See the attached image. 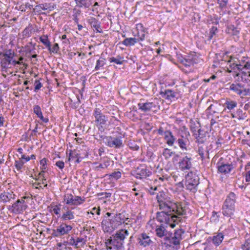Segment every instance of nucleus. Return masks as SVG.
I'll use <instances>...</instances> for the list:
<instances>
[{"label":"nucleus","mask_w":250,"mask_h":250,"mask_svg":"<svg viewBox=\"0 0 250 250\" xmlns=\"http://www.w3.org/2000/svg\"><path fill=\"white\" fill-rule=\"evenodd\" d=\"M33 112L37 115V117L42 113L41 108L38 105H35L33 106Z\"/></svg>","instance_id":"nucleus-53"},{"label":"nucleus","mask_w":250,"mask_h":250,"mask_svg":"<svg viewBox=\"0 0 250 250\" xmlns=\"http://www.w3.org/2000/svg\"><path fill=\"white\" fill-rule=\"evenodd\" d=\"M163 155L166 159H169L173 155H174V159L178 158L179 155L176 154L175 152L172 151L170 149L167 148H165L163 151Z\"/></svg>","instance_id":"nucleus-33"},{"label":"nucleus","mask_w":250,"mask_h":250,"mask_svg":"<svg viewBox=\"0 0 250 250\" xmlns=\"http://www.w3.org/2000/svg\"><path fill=\"white\" fill-rule=\"evenodd\" d=\"M31 30L28 27H27L24 29L22 32L23 36L24 38L29 37L31 36Z\"/></svg>","instance_id":"nucleus-54"},{"label":"nucleus","mask_w":250,"mask_h":250,"mask_svg":"<svg viewBox=\"0 0 250 250\" xmlns=\"http://www.w3.org/2000/svg\"><path fill=\"white\" fill-rule=\"evenodd\" d=\"M110 165V162L108 160H105L102 164H100L96 167V169L99 170L100 168L105 169Z\"/></svg>","instance_id":"nucleus-51"},{"label":"nucleus","mask_w":250,"mask_h":250,"mask_svg":"<svg viewBox=\"0 0 250 250\" xmlns=\"http://www.w3.org/2000/svg\"><path fill=\"white\" fill-rule=\"evenodd\" d=\"M77 5L79 7H85L87 8L89 7V5L87 2L86 0H75Z\"/></svg>","instance_id":"nucleus-47"},{"label":"nucleus","mask_w":250,"mask_h":250,"mask_svg":"<svg viewBox=\"0 0 250 250\" xmlns=\"http://www.w3.org/2000/svg\"><path fill=\"white\" fill-rule=\"evenodd\" d=\"M166 144L168 146H172L176 141V138L173 136L172 132L169 130H167V133L164 137Z\"/></svg>","instance_id":"nucleus-27"},{"label":"nucleus","mask_w":250,"mask_h":250,"mask_svg":"<svg viewBox=\"0 0 250 250\" xmlns=\"http://www.w3.org/2000/svg\"><path fill=\"white\" fill-rule=\"evenodd\" d=\"M138 109L142 112L156 113L160 109L159 100L158 98H151L149 100L142 99L137 104Z\"/></svg>","instance_id":"nucleus-6"},{"label":"nucleus","mask_w":250,"mask_h":250,"mask_svg":"<svg viewBox=\"0 0 250 250\" xmlns=\"http://www.w3.org/2000/svg\"><path fill=\"white\" fill-rule=\"evenodd\" d=\"M156 199L158 205H160L161 203H164L167 200L171 199L168 195L163 191L159 192L156 196Z\"/></svg>","instance_id":"nucleus-31"},{"label":"nucleus","mask_w":250,"mask_h":250,"mask_svg":"<svg viewBox=\"0 0 250 250\" xmlns=\"http://www.w3.org/2000/svg\"><path fill=\"white\" fill-rule=\"evenodd\" d=\"M245 175V178H246V182H250V170H247Z\"/></svg>","instance_id":"nucleus-64"},{"label":"nucleus","mask_w":250,"mask_h":250,"mask_svg":"<svg viewBox=\"0 0 250 250\" xmlns=\"http://www.w3.org/2000/svg\"><path fill=\"white\" fill-rule=\"evenodd\" d=\"M224 238V234L221 232H219L217 233L216 235H213L212 237H209L208 240L210 239L212 241V243L215 246L217 247L221 244Z\"/></svg>","instance_id":"nucleus-28"},{"label":"nucleus","mask_w":250,"mask_h":250,"mask_svg":"<svg viewBox=\"0 0 250 250\" xmlns=\"http://www.w3.org/2000/svg\"><path fill=\"white\" fill-rule=\"evenodd\" d=\"M103 106L94 108L92 113L93 116L95 118L94 123L98 130L101 132L104 131L108 117L102 112L103 110Z\"/></svg>","instance_id":"nucleus-7"},{"label":"nucleus","mask_w":250,"mask_h":250,"mask_svg":"<svg viewBox=\"0 0 250 250\" xmlns=\"http://www.w3.org/2000/svg\"><path fill=\"white\" fill-rule=\"evenodd\" d=\"M219 106V104H211L207 109L206 112L208 118H209V115H212L213 114L217 113V106Z\"/></svg>","instance_id":"nucleus-34"},{"label":"nucleus","mask_w":250,"mask_h":250,"mask_svg":"<svg viewBox=\"0 0 250 250\" xmlns=\"http://www.w3.org/2000/svg\"><path fill=\"white\" fill-rule=\"evenodd\" d=\"M236 195L232 192L227 196L222 207V213L224 216L232 218L235 212Z\"/></svg>","instance_id":"nucleus-4"},{"label":"nucleus","mask_w":250,"mask_h":250,"mask_svg":"<svg viewBox=\"0 0 250 250\" xmlns=\"http://www.w3.org/2000/svg\"><path fill=\"white\" fill-rule=\"evenodd\" d=\"M237 105V103L230 99H227L225 103L224 104V106L225 110H228L230 112Z\"/></svg>","instance_id":"nucleus-30"},{"label":"nucleus","mask_w":250,"mask_h":250,"mask_svg":"<svg viewBox=\"0 0 250 250\" xmlns=\"http://www.w3.org/2000/svg\"><path fill=\"white\" fill-rule=\"evenodd\" d=\"M72 226L65 222H62L58 225L56 229L52 230V235L54 237L62 238L65 236H69L72 229Z\"/></svg>","instance_id":"nucleus-9"},{"label":"nucleus","mask_w":250,"mask_h":250,"mask_svg":"<svg viewBox=\"0 0 250 250\" xmlns=\"http://www.w3.org/2000/svg\"><path fill=\"white\" fill-rule=\"evenodd\" d=\"M25 47L26 53L31 54L36 53L35 44H33L32 42H29Z\"/></svg>","instance_id":"nucleus-41"},{"label":"nucleus","mask_w":250,"mask_h":250,"mask_svg":"<svg viewBox=\"0 0 250 250\" xmlns=\"http://www.w3.org/2000/svg\"><path fill=\"white\" fill-rule=\"evenodd\" d=\"M152 172L146 167H138L135 171V177L138 179H146L151 174Z\"/></svg>","instance_id":"nucleus-20"},{"label":"nucleus","mask_w":250,"mask_h":250,"mask_svg":"<svg viewBox=\"0 0 250 250\" xmlns=\"http://www.w3.org/2000/svg\"><path fill=\"white\" fill-rule=\"evenodd\" d=\"M217 28L216 27L212 26L209 30L208 35V40H211L213 39V37L216 35L217 32Z\"/></svg>","instance_id":"nucleus-49"},{"label":"nucleus","mask_w":250,"mask_h":250,"mask_svg":"<svg viewBox=\"0 0 250 250\" xmlns=\"http://www.w3.org/2000/svg\"><path fill=\"white\" fill-rule=\"evenodd\" d=\"M137 33L134 36L137 37L138 42L143 41L145 39L146 34L147 33L146 29L141 23L136 24V27Z\"/></svg>","instance_id":"nucleus-22"},{"label":"nucleus","mask_w":250,"mask_h":250,"mask_svg":"<svg viewBox=\"0 0 250 250\" xmlns=\"http://www.w3.org/2000/svg\"><path fill=\"white\" fill-rule=\"evenodd\" d=\"M61 205L59 204L58 205H56L51 207V208L50 209V212H52L53 213L58 215V218L61 217Z\"/></svg>","instance_id":"nucleus-36"},{"label":"nucleus","mask_w":250,"mask_h":250,"mask_svg":"<svg viewBox=\"0 0 250 250\" xmlns=\"http://www.w3.org/2000/svg\"><path fill=\"white\" fill-rule=\"evenodd\" d=\"M46 162H47V159L45 158L42 159L40 161V164L41 165L40 168L42 170H46L47 169Z\"/></svg>","instance_id":"nucleus-52"},{"label":"nucleus","mask_w":250,"mask_h":250,"mask_svg":"<svg viewBox=\"0 0 250 250\" xmlns=\"http://www.w3.org/2000/svg\"><path fill=\"white\" fill-rule=\"evenodd\" d=\"M76 242L78 244V248H79L84 244V239L82 238H78L76 240Z\"/></svg>","instance_id":"nucleus-60"},{"label":"nucleus","mask_w":250,"mask_h":250,"mask_svg":"<svg viewBox=\"0 0 250 250\" xmlns=\"http://www.w3.org/2000/svg\"><path fill=\"white\" fill-rule=\"evenodd\" d=\"M157 133L159 135L163 136L164 137L167 133V130H164L163 127H160L157 130Z\"/></svg>","instance_id":"nucleus-56"},{"label":"nucleus","mask_w":250,"mask_h":250,"mask_svg":"<svg viewBox=\"0 0 250 250\" xmlns=\"http://www.w3.org/2000/svg\"><path fill=\"white\" fill-rule=\"evenodd\" d=\"M109 61L110 62H114L117 64H122L123 62L125 61L124 60V58L121 57L120 56H117L116 58L111 57L109 59Z\"/></svg>","instance_id":"nucleus-39"},{"label":"nucleus","mask_w":250,"mask_h":250,"mask_svg":"<svg viewBox=\"0 0 250 250\" xmlns=\"http://www.w3.org/2000/svg\"><path fill=\"white\" fill-rule=\"evenodd\" d=\"M48 51L50 53H57L60 49L59 44L57 43L54 44L52 47H51V44L49 45V48H47Z\"/></svg>","instance_id":"nucleus-48"},{"label":"nucleus","mask_w":250,"mask_h":250,"mask_svg":"<svg viewBox=\"0 0 250 250\" xmlns=\"http://www.w3.org/2000/svg\"><path fill=\"white\" fill-rule=\"evenodd\" d=\"M228 32L233 35H237L239 30L233 25H230L228 27Z\"/></svg>","instance_id":"nucleus-42"},{"label":"nucleus","mask_w":250,"mask_h":250,"mask_svg":"<svg viewBox=\"0 0 250 250\" xmlns=\"http://www.w3.org/2000/svg\"><path fill=\"white\" fill-rule=\"evenodd\" d=\"M25 162L22 160H16L15 162L14 166L16 169L19 171H21V169L22 168Z\"/></svg>","instance_id":"nucleus-43"},{"label":"nucleus","mask_w":250,"mask_h":250,"mask_svg":"<svg viewBox=\"0 0 250 250\" xmlns=\"http://www.w3.org/2000/svg\"><path fill=\"white\" fill-rule=\"evenodd\" d=\"M55 5L51 3H42L36 6L34 10L39 14H45V13L42 12V10H47L49 11L53 10L55 8Z\"/></svg>","instance_id":"nucleus-21"},{"label":"nucleus","mask_w":250,"mask_h":250,"mask_svg":"<svg viewBox=\"0 0 250 250\" xmlns=\"http://www.w3.org/2000/svg\"><path fill=\"white\" fill-rule=\"evenodd\" d=\"M69 245L74 246L75 248H78V244L73 237H71L69 239Z\"/></svg>","instance_id":"nucleus-59"},{"label":"nucleus","mask_w":250,"mask_h":250,"mask_svg":"<svg viewBox=\"0 0 250 250\" xmlns=\"http://www.w3.org/2000/svg\"><path fill=\"white\" fill-rule=\"evenodd\" d=\"M184 233V231L181 229L176 230L174 236H172V233H169V239L167 241L174 246H179L180 241L182 239V235Z\"/></svg>","instance_id":"nucleus-16"},{"label":"nucleus","mask_w":250,"mask_h":250,"mask_svg":"<svg viewBox=\"0 0 250 250\" xmlns=\"http://www.w3.org/2000/svg\"><path fill=\"white\" fill-rule=\"evenodd\" d=\"M42 85L41 83H40L39 81H36L35 83V91L39 90L42 87Z\"/></svg>","instance_id":"nucleus-61"},{"label":"nucleus","mask_w":250,"mask_h":250,"mask_svg":"<svg viewBox=\"0 0 250 250\" xmlns=\"http://www.w3.org/2000/svg\"><path fill=\"white\" fill-rule=\"evenodd\" d=\"M191 160L188 156L183 157L178 163L179 168L182 171L189 170L192 167Z\"/></svg>","instance_id":"nucleus-19"},{"label":"nucleus","mask_w":250,"mask_h":250,"mask_svg":"<svg viewBox=\"0 0 250 250\" xmlns=\"http://www.w3.org/2000/svg\"><path fill=\"white\" fill-rule=\"evenodd\" d=\"M223 158H220L217 163V168L218 172L224 175H227L234 168V167L232 163H226L222 162Z\"/></svg>","instance_id":"nucleus-11"},{"label":"nucleus","mask_w":250,"mask_h":250,"mask_svg":"<svg viewBox=\"0 0 250 250\" xmlns=\"http://www.w3.org/2000/svg\"><path fill=\"white\" fill-rule=\"evenodd\" d=\"M157 190V187H155L154 188L152 187H150L148 189V191L151 195H154L155 194V191Z\"/></svg>","instance_id":"nucleus-63"},{"label":"nucleus","mask_w":250,"mask_h":250,"mask_svg":"<svg viewBox=\"0 0 250 250\" xmlns=\"http://www.w3.org/2000/svg\"><path fill=\"white\" fill-rule=\"evenodd\" d=\"M27 205L23 199L18 200L11 206L8 208L9 210L14 213H21L26 209Z\"/></svg>","instance_id":"nucleus-15"},{"label":"nucleus","mask_w":250,"mask_h":250,"mask_svg":"<svg viewBox=\"0 0 250 250\" xmlns=\"http://www.w3.org/2000/svg\"><path fill=\"white\" fill-rule=\"evenodd\" d=\"M56 165L61 169H62L64 168V162L62 161H58L56 163Z\"/></svg>","instance_id":"nucleus-62"},{"label":"nucleus","mask_w":250,"mask_h":250,"mask_svg":"<svg viewBox=\"0 0 250 250\" xmlns=\"http://www.w3.org/2000/svg\"><path fill=\"white\" fill-rule=\"evenodd\" d=\"M242 87L240 84L232 83L230 85L229 89L234 91L236 93L241 95L242 93Z\"/></svg>","instance_id":"nucleus-37"},{"label":"nucleus","mask_w":250,"mask_h":250,"mask_svg":"<svg viewBox=\"0 0 250 250\" xmlns=\"http://www.w3.org/2000/svg\"><path fill=\"white\" fill-rule=\"evenodd\" d=\"M138 243L144 248L152 246L153 241L148 234L143 232L139 234L137 238Z\"/></svg>","instance_id":"nucleus-17"},{"label":"nucleus","mask_w":250,"mask_h":250,"mask_svg":"<svg viewBox=\"0 0 250 250\" xmlns=\"http://www.w3.org/2000/svg\"><path fill=\"white\" fill-rule=\"evenodd\" d=\"M127 219V218H125L122 214L119 213L112 217L111 220L112 221V224H113L115 228L117 229L119 226L124 223L125 220Z\"/></svg>","instance_id":"nucleus-25"},{"label":"nucleus","mask_w":250,"mask_h":250,"mask_svg":"<svg viewBox=\"0 0 250 250\" xmlns=\"http://www.w3.org/2000/svg\"><path fill=\"white\" fill-rule=\"evenodd\" d=\"M186 189L193 192L197 190V186L199 183V177L195 173L189 172L186 176Z\"/></svg>","instance_id":"nucleus-10"},{"label":"nucleus","mask_w":250,"mask_h":250,"mask_svg":"<svg viewBox=\"0 0 250 250\" xmlns=\"http://www.w3.org/2000/svg\"><path fill=\"white\" fill-rule=\"evenodd\" d=\"M241 249L243 250H250V234H246L245 235V241L241 245Z\"/></svg>","instance_id":"nucleus-38"},{"label":"nucleus","mask_w":250,"mask_h":250,"mask_svg":"<svg viewBox=\"0 0 250 250\" xmlns=\"http://www.w3.org/2000/svg\"><path fill=\"white\" fill-rule=\"evenodd\" d=\"M102 225L104 230L107 232H112L116 229L113 224H112L111 220L109 219L104 220L102 222Z\"/></svg>","instance_id":"nucleus-26"},{"label":"nucleus","mask_w":250,"mask_h":250,"mask_svg":"<svg viewBox=\"0 0 250 250\" xmlns=\"http://www.w3.org/2000/svg\"><path fill=\"white\" fill-rule=\"evenodd\" d=\"M228 62H229V67L231 69L228 71L230 73L233 72L232 75L234 77H238L239 79V76H241L243 79V75L245 77H250V62L249 61H241L237 62L234 61V59L230 57Z\"/></svg>","instance_id":"nucleus-2"},{"label":"nucleus","mask_w":250,"mask_h":250,"mask_svg":"<svg viewBox=\"0 0 250 250\" xmlns=\"http://www.w3.org/2000/svg\"><path fill=\"white\" fill-rule=\"evenodd\" d=\"M129 235L126 229H120L115 234L112 235L110 238L107 239L105 245L107 250H122L125 237Z\"/></svg>","instance_id":"nucleus-3"},{"label":"nucleus","mask_w":250,"mask_h":250,"mask_svg":"<svg viewBox=\"0 0 250 250\" xmlns=\"http://www.w3.org/2000/svg\"><path fill=\"white\" fill-rule=\"evenodd\" d=\"M160 94L164 99L170 101H174L177 96V93L171 89H166L164 91L161 90Z\"/></svg>","instance_id":"nucleus-23"},{"label":"nucleus","mask_w":250,"mask_h":250,"mask_svg":"<svg viewBox=\"0 0 250 250\" xmlns=\"http://www.w3.org/2000/svg\"><path fill=\"white\" fill-rule=\"evenodd\" d=\"M88 23L91 26L95 29L96 32L102 33L103 32L101 28V25L98 21L94 17H90L88 20Z\"/></svg>","instance_id":"nucleus-29"},{"label":"nucleus","mask_w":250,"mask_h":250,"mask_svg":"<svg viewBox=\"0 0 250 250\" xmlns=\"http://www.w3.org/2000/svg\"><path fill=\"white\" fill-rule=\"evenodd\" d=\"M99 196H103L101 197V198L106 199L111 196V193L109 192H101L98 194Z\"/></svg>","instance_id":"nucleus-58"},{"label":"nucleus","mask_w":250,"mask_h":250,"mask_svg":"<svg viewBox=\"0 0 250 250\" xmlns=\"http://www.w3.org/2000/svg\"><path fill=\"white\" fill-rule=\"evenodd\" d=\"M64 201L68 205L78 206L82 204L85 201V198L80 196L74 197L71 194H67L64 197Z\"/></svg>","instance_id":"nucleus-14"},{"label":"nucleus","mask_w":250,"mask_h":250,"mask_svg":"<svg viewBox=\"0 0 250 250\" xmlns=\"http://www.w3.org/2000/svg\"><path fill=\"white\" fill-rule=\"evenodd\" d=\"M162 224L160 225L156 226L155 231L156 235L159 238H164L165 241H167L169 239V233L167 230V226L171 227L170 224H167L166 223H162Z\"/></svg>","instance_id":"nucleus-12"},{"label":"nucleus","mask_w":250,"mask_h":250,"mask_svg":"<svg viewBox=\"0 0 250 250\" xmlns=\"http://www.w3.org/2000/svg\"><path fill=\"white\" fill-rule=\"evenodd\" d=\"M178 58L179 61L186 67L190 66L198 62L197 57L194 53L185 55L184 57L179 56Z\"/></svg>","instance_id":"nucleus-13"},{"label":"nucleus","mask_w":250,"mask_h":250,"mask_svg":"<svg viewBox=\"0 0 250 250\" xmlns=\"http://www.w3.org/2000/svg\"><path fill=\"white\" fill-rule=\"evenodd\" d=\"M162 211L157 213V219L160 223L170 224L174 228L176 224L181 220V216L186 214V210L180 204L170 199L159 205Z\"/></svg>","instance_id":"nucleus-1"},{"label":"nucleus","mask_w":250,"mask_h":250,"mask_svg":"<svg viewBox=\"0 0 250 250\" xmlns=\"http://www.w3.org/2000/svg\"><path fill=\"white\" fill-rule=\"evenodd\" d=\"M137 42L138 40L136 38H128L123 41L122 44L126 46H133Z\"/></svg>","instance_id":"nucleus-35"},{"label":"nucleus","mask_w":250,"mask_h":250,"mask_svg":"<svg viewBox=\"0 0 250 250\" xmlns=\"http://www.w3.org/2000/svg\"><path fill=\"white\" fill-rule=\"evenodd\" d=\"M75 218L74 212L70 210H67L63 212L61 217V219L63 221L73 220Z\"/></svg>","instance_id":"nucleus-32"},{"label":"nucleus","mask_w":250,"mask_h":250,"mask_svg":"<svg viewBox=\"0 0 250 250\" xmlns=\"http://www.w3.org/2000/svg\"><path fill=\"white\" fill-rule=\"evenodd\" d=\"M105 63V60L104 58H100L97 61L95 67L96 70H98L101 69Z\"/></svg>","instance_id":"nucleus-46"},{"label":"nucleus","mask_w":250,"mask_h":250,"mask_svg":"<svg viewBox=\"0 0 250 250\" xmlns=\"http://www.w3.org/2000/svg\"><path fill=\"white\" fill-rule=\"evenodd\" d=\"M15 198V195L11 191H4L0 194V202L4 204L10 202L12 199H14Z\"/></svg>","instance_id":"nucleus-24"},{"label":"nucleus","mask_w":250,"mask_h":250,"mask_svg":"<svg viewBox=\"0 0 250 250\" xmlns=\"http://www.w3.org/2000/svg\"><path fill=\"white\" fill-rule=\"evenodd\" d=\"M122 173L121 172L118 171H114L111 174H109V179L113 180H117L119 179H120L121 177Z\"/></svg>","instance_id":"nucleus-45"},{"label":"nucleus","mask_w":250,"mask_h":250,"mask_svg":"<svg viewBox=\"0 0 250 250\" xmlns=\"http://www.w3.org/2000/svg\"><path fill=\"white\" fill-rule=\"evenodd\" d=\"M203 133V131L199 129L198 130V133L195 134L197 141L199 143H203L204 142V134Z\"/></svg>","instance_id":"nucleus-44"},{"label":"nucleus","mask_w":250,"mask_h":250,"mask_svg":"<svg viewBox=\"0 0 250 250\" xmlns=\"http://www.w3.org/2000/svg\"><path fill=\"white\" fill-rule=\"evenodd\" d=\"M14 57V53L11 49L7 50L3 53L0 62V67L2 71L7 72L8 69L17 65H25L22 62H17Z\"/></svg>","instance_id":"nucleus-5"},{"label":"nucleus","mask_w":250,"mask_h":250,"mask_svg":"<svg viewBox=\"0 0 250 250\" xmlns=\"http://www.w3.org/2000/svg\"><path fill=\"white\" fill-rule=\"evenodd\" d=\"M188 136H189V133L188 131L187 134L186 133L185 137L182 135L176 141L179 147L183 151H188L190 149L189 140L188 138Z\"/></svg>","instance_id":"nucleus-18"},{"label":"nucleus","mask_w":250,"mask_h":250,"mask_svg":"<svg viewBox=\"0 0 250 250\" xmlns=\"http://www.w3.org/2000/svg\"><path fill=\"white\" fill-rule=\"evenodd\" d=\"M124 138V135L121 133H118L114 136H105V145L109 147H114L115 148H120L124 146L123 139Z\"/></svg>","instance_id":"nucleus-8"},{"label":"nucleus","mask_w":250,"mask_h":250,"mask_svg":"<svg viewBox=\"0 0 250 250\" xmlns=\"http://www.w3.org/2000/svg\"><path fill=\"white\" fill-rule=\"evenodd\" d=\"M41 184L44 185V187H47V184L46 182V179L42 178V179L41 180V182L35 183L34 184H33V186H35V185H40Z\"/></svg>","instance_id":"nucleus-57"},{"label":"nucleus","mask_w":250,"mask_h":250,"mask_svg":"<svg viewBox=\"0 0 250 250\" xmlns=\"http://www.w3.org/2000/svg\"><path fill=\"white\" fill-rule=\"evenodd\" d=\"M198 154L201 156L202 159H204L206 157L205 151L202 147H199L198 149Z\"/></svg>","instance_id":"nucleus-55"},{"label":"nucleus","mask_w":250,"mask_h":250,"mask_svg":"<svg viewBox=\"0 0 250 250\" xmlns=\"http://www.w3.org/2000/svg\"><path fill=\"white\" fill-rule=\"evenodd\" d=\"M229 0H217V2L220 8L223 9L226 8Z\"/></svg>","instance_id":"nucleus-50"},{"label":"nucleus","mask_w":250,"mask_h":250,"mask_svg":"<svg viewBox=\"0 0 250 250\" xmlns=\"http://www.w3.org/2000/svg\"><path fill=\"white\" fill-rule=\"evenodd\" d=\"M39 39L41 42L47 48H49V45L51 43L48 40V36L47 35H43L41 36Z\"/></svg>","instance_id":"nucleus-40"}]
</instances>
